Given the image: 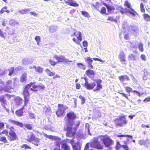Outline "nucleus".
<instances>
[{
  "label": "nucleus",
  "mask_w": 150,
  "mask_h": 150,
  "mask_svg": "<svg viewBox=\"0 0 150 150\" xmlns=\"http://www.w3.org/2000/svg\"><path fill=\"white\" fill-rule=\"evenodd\" d=\"M79 125L80 123L79 122L76 125L75 128H72V126L73 125H66V126H65L64 128V130L67 131L66 133V136L69 137L74 136L76 134L77 128L79 127Z\"/></svg>",
  "instance_id": "f257e3e1"
},
{
  "label": "nucleus",
  "mask_w": 150,
  "mask_h": 150,
  "mask_svg": "<svg viewBox=\"0 0 150 150\" xmlns=\"http://www.w3.org/2000/svg\"><path fill=\"white\" fill-rule=\"evenodd\" d=\"M77 118L76 115L73 111L67 113L64 118L66 125H73L74 124V120Z\"/></svg>",
  "instance_id": "f03ea898"
},
{
  "label": "nucleus",
  "mask_w": 150,
  "mask_h": 150,
  "mask_svg": "<svg viewBox=\"0 0 150 150\" xmlns=\"http://www.w3.org/2000/svg\"><path fill=\"white\" fill-rule=\"evenodd\" d=\"M128 121L126 116L124 115L119 116L118 118H116L114 120L117 127H122L125 126L128 123Z\"/></svg>",
  "instance_id": "7ed1b4c3"
},
{
  "label": "nucleus",
  "mask_w": 150,
  "mask_h": 150,
  "mask_svg": "<svg viewBox=\"0 0 150 150\" xmlns=\"http://www.w3.org/2000/svg\"><path fill=\"white\" fill-rule=\"evenodd\" d=\"M26 140L29 143H32L36 146H39L40 144V139L36 137L35 134L33 132L30 133V135H28Z\"/></svg>",
  "instance_id": "20e7f679"
},
{
  "label": "nucleus",
  "mask_w": 150,
  "mask_h": 150,
  "mask_svg": "<svg viewBox=\"0 0 150 150\" xmlns=\"http://www.w3.org/2000/svg\"><path fill=\"white\" fill-rule=\"evenodd\" d=\"M26 85L29 88H30V90L34 92L40 91L44 89L45 88V86L41 83L38 85L36 84L35 83L31 82Z\"/></svg>",
  "instance_id": "39448f33"
},
{
  "label": "nucleus",
  "mask_w": 150,
  "mask_h": 150,
  "mask_svg": "<svg viewBox=\"0 0 150 150\" xmlns=\"http://www.w3.org/2000/svg\"><path fill=\"white\" fill-rule=\"evenodd\" d=\"M71 36L74 37L72 38V40L74 42L78 45L80 44V43L82 40V35L81 32L76 31L72 34Z\"/></svg>",
  "instance_id": "423d86ee"
},
{
  "label": "nucleus",
  "mask_w": 150,
  "mask_h": 150,
  "mask_svg": "<svg viewBox=\"0 0 150 150\" xmlns=\"http://www.w3.org/2000/svg\"><path fill=\"white\" fill-rule=\"evenodd\" d=\"M57 110L56 112L57 116L59 117L64 116L65 114V111L68 109V107L61 104H58L57 105Z\"/></svg>",
  "instance_id": "0eeeda50"
},
{
  "label": "nucleus",
  "mask_w": 150,
  "mask_h": 150,
  "mask_svg": "<svg viewBox=\"0 0 150 150\" xmlns=\"http://www.w3.org/2000/svg\"><path fill=\"white\" fill-rule=\"evenodd\" d=\"M101 140L102 141L105 146L107 147L110 146L114 144V141L106 135L102 136Z\"/></svg>",
  "instance_id": "6e6552de"
},
{
  "label": "nucleus",
  "mask_w": 150,
  "mask_h": 150,
  "mask_svg": "<svg viewBox=\"0 0 150 150\" xmlns=\"http://www.w3.org/2000/svg\"><path fill=\"white\" fill-rule=\"evenodd\" d=\"M14 131L15 129L13 127L11 126L9 128V134L7 135V137L10 141L16 140L18 139V136Z\"/></svg>",
  "instance_id": "1a4fd4ad"
},
{
  "label": "nucleus",
  "mask_w": 150,
  "mask_h": 150,
  "mask_svg": "<svg viewBox=\"0 0 150 150\" xmlns=\"http://www.w3.org/2000/svg\"><path fill=\"white\" fill-rule=\"evenodd\" d=\"M29 88L26 85L23 91V95L24 97L25 105H26L29 101V98L30 96L28 91Z\"/></svg>",
  "instance_id": "9d476101"
},
{
  "label": "nucleus",
  "mask_w": 150,
  "mask_h": 150,
  "mask_svg": "<svg viewBox=\"0 0 150 150\" xmlns=\"http://www.w3.org/2000/svg\"><path fill=\"white\" fill-rule=\"evenodd\" d=\"M13 82L11 80L7 81L6 82V85L3 88V89L5 92L10 93L11 92V90L13 89V87L12 86Z\"/></svg>",
  "instance_id": "9b49d317"
},
{
  "label": "nucleus",
  "mask_w": 150,
  "mask_h": 150,
  "mask_svg": "<svg viewBox=\"0 0 150 150\" xmlns=\"http://www.w3.org/2000/svg\"><path fill=\"white\" fill-rule=\"evenodd\" d=\"M124 6L129 9L128 13H129L133 16H135L137 14V12L132 8L131 4L128 0L125 1Z\"/></svg>",
  "instance_id": "f8f14e48"
},
{
  "label": "nucleus",
  "mask_w": 150,
  "mask_h": 150,
  "mask_svg": "<svg viewBox=\"0 0 150 150\" xmlns=\"http://www.w3.org/2000/svg\"><path fill=\"white\" fill-rule=\"evenodd\" d=\"M85 88L88 90H91L93 89L96 86V84L95 82L89 83L85 79V82L84 84Z\"/></svg>",
  "instance_id": "ddd939ff"
},
{
  "label": "nucleus",
  "mask_w": 150,
  "mask_h": 150,
  "mask_svg": "<svg viewBox=\"0 0 150 150\" xmlns=\"http://www.w3.org/2000/svg\"><path fill=\"white\" fill-rule=\"evenodd\" d=\"M54 57L57 61L56 62H57V63H59L60 62H71V61H69L68 59H65L64 56H63L62 55H61L59 57L56 55H55Z\"/></svg>",
  "instance_id": "4468645a"
},
{
  "label": "nucleus",
  "mask_w": 150,
  "mask_h": 150,
  "mask_svg": "<svg viewBox=\"0 0 150 150\" xmlns=\"http://www.w3.org/2000/svg\"><path fill=\"white\" fill-rule=\"evenodd\" d=\"M5 97H6L8 100H9L11 98V95L8 94H5L4 95H2L0 96V102H2V105L6 104V101L5 99Z\"/></svg>",
  "instance_id": "2eb2a0df"
},
{
  "label": "nucleus",
  "mask_w": 150,
  "mask_h": 150,
  "mask_svg": "<svg viewBox=\"0 0 150 150\" xmlns=\"http://www.w3.org/2000/svg\"><path fill=\"white\" fill-rule=\"evenodd\" d=\"M102 82V81L101 79H98L96 81L97 86L96 87L93 89L94 91H98L102 88V85L100 84Z\"/></svg>",
  "instance_id": "dca6fc26"
},
{
  "label": "nucleus",
  "mask_w": 150,
  "mask_h": 150,
  "mask_svg": "<svg viewBox=\"0 0 150 150\" xmlns=\"http://www.w3.org/2000/svg\"><path fill=\"white\" fill-rule=\"evenodd\" d=\"M64 1L69 6L73 7H78L79 4L75 2V1L73 0H64Z\"/></svg>",
  "instance_id": "f3484780"
},
{
  "label": "nucleus",
  "mask_w": 150,
  "mask_h": 150,
  "mask_svg": "<svg viewBox=\"0 0 150 150\" xmlns=\"http://www.w3.org/2000/svg\"><path fill=\"white\" fill-rule=\"evenodd\" d=\"M119 58L121 63L123 64H125L126 61L125 55L123 51L120 54Z\"/></svg>",
  "instance_id": "a211bd4d"
},
{
  "label": "nucleus",
  "mask_w": 150,
  "mask_h": 150,
  "mask_svg": "<svg viewBox=\"0 0 150 150\" xmlns=\"http://www.w3.org/2000/svg\"><path fill=\"white\" fill-rule=\"evenodd\" d=\"M26 105H25V104L20 109L16 110L15 112V114L18 117H21L23 115V110L24 109V107Z\"/></svg>",
  "instance_id": "6ab92c4d"
},
{
  "label": "nucleus",
  "mask_w": 150,
  "mask_h": 150,
  "mask_svg": "<svg viewBox=\"0 0 150 150\" xmlns=\"http://www.w3.org/2000/svg\"><path fill=\"white\" fill-rule=\"evenodd\" d=\"M33 68L35 69V72L39 74H41L43 72V68L40 66H36L34 65Z\"/></svg>",
  "instance_id": "aec40b11"
},
{
  "label": "nucleus",
  "mask_w": 150,
  "mask_h": 150,
  "mask_svg": "<svg viewBox=\"0 0 150 150\" xmlns=\"http://www.w3.org/2000/svg\"><path fill=\"white\" fill-rule=\"evenodd\" d=\"M103 4L106 7L108 11L110 13L113 12L115 10V8L113 6H110L104 2L103 3Z\"/></svg>",
  "instance_id": "412c9836"
},
{
  "label": "nucleus",
  "mask_w": 150,
  "mask_h": 150,
  "mask_svg": "<svg viewBox=\"0 0 150 150\" xmlns=\"http://www.w3.org/2000/svg\"><path fill=\"white\" fill-rule=\"evenodd\" d=\"M27 74L26 72L23 73L20 78V81L22 83L26 82L27 80Z\"/></svg>",
  "instance_id": "4be33fe9"
},
{
  "label": "nucleus",
  "mask_w": 150,
  "mask_h": 150,
  "mask_svg": "<svg viewBox=\"0 0 150 150\" xmlns=\"http://www.w3.org/2000/svg\"><path fill=\"white\" fill-rule=\"evenodd\" d=\"M8 122L13 125L19 126L21 127H23V123L19 122L16 121L11 120H8Z\"/></svg>",
  "instance_id": "5701e85b"
},
{
  "label": "nucleus",
  "mask_w": 150,
  "mask_h": 150,
  "mask_svg": "<svg viewBox=\"0 0 150 150\" xmlns=\"http://www.w3.org/2000/svg\"><path fill=\"white\" fill-rule=\"evenodd\" d=\"M15 101L16 105L17 106L21 105L23 102V100L22 98L20 97H17L15 98Z\"/></svg>",
  "instance_id": "b1692460"
},
{
  "label": "nucleus",
  "mask_w": 150,
  "mask_h": 150,
  "mask_svg": "<svg viewBox=\"0 0 150 150\" xmlns=\"http://www.w3.org/2000/svg\"><path fill=\"white\" fill-rule=\"evenodd\" d=\"M73 150H81V146L79 142H77L72 146Z\"/></svg>",
  "instance_id": "393cba45"
},
{
  "label": "nucleus",
  "mask_w": 150,
  "mask_h": 150,
  "mask_svg": "<svg viewBox=\"0 0 150 150\" xmlns=\"http://www.w3.org/2000/svg\"><path fill=\"white\" fill-rule=\"evenodd\" d=\"M119 79L121 81H124L125 80H126L127 81L130 80V79L129 76L126 75H124L119 76Z\"/></svg>",
  "instance_id": "a878e982"
},
{
  "label": "nucleus",
  "mask_w": 150,
  "mask_h": 150,
  "mask_svg": "<svg viewBox=\"0 0 150 150\" xmlns=\"http://www.w3.org/2000/svg\"><path fill=\"white\" fill-rule=\"evenodd\" d=\"M91 6L95 8L98 11H99V10L101 8L102 5L101 4L97 2L96 3L95 5L93 4Z\"/></svg>",
  "instance_id": "bb28decb"
},
{
  "label": "nucleus",
  "mask_w": 150,
  "mask_h": 150,
  "mask_svg": "<svg viewBox=\"0 0 150 150\" xmlns=\"http://www.w3.org/2000/svg\"><path fill=\"white\" fill-rule=\"evenodd\" d=\"M44 136L49 139L52 140H60L61 139L59 137H58L56 136H54L52 135H47L46 134H45Z\"/></svg>",
  "instance_id": "cd10ccee"
},
{
  "label": "nucleus",
  "mask_w": 150,
  "mask_h": 150,
  "mask_svg": "<svg viewBox=\"0 0 150 150\" xmlns=\"http://www.w3.org/2000/svg\"><path fill=\"white\" fill-rule=\"evenodd\" d=\"M61 147L64 150H71L70 146L66 143L62 144Z\"/></svg>",
  "instance_id": "c85d7f7f"
},
{
  "label": "nucleus",
  "mask_w": 150,
  "mask_h": 150,
  "mask_svg": "<svg viewBox=\"0 0 150 150\" xmlns=\"http://www.w3.org/2000/svg\"><path fill=\"white\" fill-rule=\"evenodd\" d=\"M128 58L129 60H130L136 61L137 59L136 56L133 54H129L128 56Z\"/></svg>",
  "instance_id": "c756f323"
},
{
  "label": "nucleus",
  "mask_w": 150,
  "mask_h": 150,
  "mask_svg": "<svg viewBox=\"0 0 150 150\" xmlns=\"http://www.w3.org/2000/svg\"><path fill=\"white\" fill-rule=\"evenodd\" d=\"M150 76V73L147 70H144V75L143 77V79L144 80H146L148 78V77Z\"/></svg>",
  "instance_id": "7c9ffc66"
},
{
  "label": "nucleus",
  "mask_w": 150,
  "mask_h": 150,
  "mask_svg": "<svg viewBox=\"0 0 150 150\" xmlns=\"http://www.w3.org/2000/svg\"><path fill=\"white\" fill-rule=\"evenodd\" d=\"M86 74L87 76H94L95 74V73L94 71L92 70L88 69L86 72Z\"/></svg>",
  "instance_id": "2f4dec72"
},
{
  "label": "nucleus",
  "mask_w": 150,
  "mask_h": 150,
  "mask_svg": "<svg viewBox=\"0 0 150 150\" xmlns=\"http://www.w3.org/2000/svg\"><path fill=\"white\" fill-rule=\"evenodd\" d=\"M143 16L144 20L147 22H150V16L148 14L144 13Z\"/></svg>",
  "instance_id": "473e14b6"
},
{
  "label": "nucleus",
  "mask_w": 150,
  "mask_h": 150,
  "mask_svg": "<svg viewBox=\"0 0 150 150\" xmlns=\"http://www.w3.org/2000/svg\"><path fill=\"white\" fill-rule=\"evenodd\" d=\"M45 71L47 73V74L49 76H54L55 74V72H52L49 69H46L45 70Z\"/></svg>",
  "instance_id": "72a5a7b5"
},
{
  "label": "nucleus",
  "mask_w": 150,
  "mask_h": 150,
  "mask_svg": "<svg viewBox=\"0 0 150 150\" xmlns=\"http://www.w3.org/2000/svg\"><path fill=\"white\" fill-rule=\"evenodd\" d=\"M138 30L139 29L138 28L132 27L131 28L132 33L136 36L137 35V32L138 31Z\"/></svg>",
  "instance_id": "f704fd0d"
},
{
  "label": "nucleus",
  "mask_w": 150,
  "mask_h": 150,
  "mask_svg": "<svg viewBox=\"0 0 150 150\" xmlns=\"http://www.w3.org/2000/svg\"><path fill=\"white\" fill-rule=\"evenodd\" d=\"M116 136L117 137H127L130 139H132L133 137L132 136L129 135H117Z\"/></svg>",
  "instance_id": "c9c22d12"
},
{
  "label": "nucleus",
  "mask_w": 150,
  "mask_h": 150,
  "mask_svg": "<svg viewBox=\"0 0 150 150\" xmlns=\"http://www.w3.org/2000/svg\"><path fill=\"white\" fill-rule=\"evenodd\" d=\"M7 34L4 32H3L2 30L0 28V37L5 39L6 38Z\"/></svg>",
  "instance_id": "e433bc0d"
},
{
  "label": "nucleus",
  "mask_w": 150,
  "mask_h": 150,
  "mask_svg": "<svg viewBox=\"0 0 150 150\" xmlns=\"http://www.w3.org/2000/svg\"><path fill=\"white\" fill-rule=\"evenodd\" d=\"M81 13L82 14L85 16L87 18H89L90 17V15L89 13L86 11H81Z\"/></svg>",
  "instance_id": "4c0bfd02"
},
{
  "label": "nucleus",
  "mask_w": 150,
  "mask_h": 150,
  "mask_svg": "<svg viewBox=\"0 0 150 150\" xmlns=\"http://www.w3.org/2000/svg\"><path fill=\"white\" fill-rule=\"evenodd\" d=\"M30 10L29 9H24L19 11V12L21 14H23L27 13L28 11Z\"/></svg>",
  "instance_id": "58836bf2"
},
{
  "label": "nucleus",
  "mask_w": 150,
  "mask_h": 150,
  "mask_svg": "<svg viewBox=\"0 0 150 150\" xmlns=\"http://www.w3.org/2000/svg\"><path fill=\"white\" fill-rule=\"evenodd\" d=\"M122 147V145H121L120 144V142L119 141L117 142L115 146V149L117 150H120V149Z\"/></svg>",
  "instance_id": "ea45409f"
},
{
  "label": "nucleus",
  "mask_w": 150,
  "mask_h": 150,
  "mask_svg": "<svg viewBox=\"0 0 150 150\" xmlns=\"http://www.w3.org/2000/svg\"><path fill=\"white\" fill-rule=\"evenodd\" d=\"M35 39L36 40L37 45H39L41 42L40 37L39 36H37L35 38Z\"/></svg>",
  "instance_id": "a19ab883"
},
{
  "label": "nucleus",
  "mask_w": 150,
  "mask_h": 150,
  "mask_svg": "<svg viewBox=\"0 0 150 150\" xmlns=\"http://www.w3.org/2000/svg\"><path fill=\"white\" fill-rule=\"evenodd\" d=\"M43 108V112L44 113H47L50 111V109L46 106H44Z\"/></svg>",
  "instance_id": "79ce46f5"
},
{
  "label": "nucleus",
  "mask_w": 150,
  "mask_h": 150,
  "mask_svg": "<svg viewBox=\"0 0 150 150\" xmlns=\"http://www.w3.org/2000/svg\"><path fill=\"white\" fill-rule=\"evenodd\" d=\"M140 8L141 12L143 13H144L145 12L144 4L142 3H141L140 4Z\"/></svg>",
  "instance_id": "37998d69"
},
{
  "label": "nucleus",
  "mask_w": 150,
  "mask_h": 150,
  "mask_svg": "<svg viewBox=\"0 0 150 150\" xmlns=\"http://www.w3.org/2000/svg\"><path fill=\"white\" fill-rule=\"evenodd\" d=\"M98 11L102 14H105L106 13V8L104 7H102Z\"/></svg>",
  "instance_id": "c03bdc74"
},
{
  "label": "nucleus",
  "mask_w": 150,
  "mask_h": 150,
  "mask_svg": "<svg viewBox=\"0 0 150 150\" xmlns=\"http://www.w3.org/2000/svg\"><path fill=\"white\" fill-rule=\"evenodd\" d=\"M0 141L3 142L4 143H8L7 140L5 137L3 136L0 138Z\"/></svg>",
  "instance_id": "a18cd8bd"
},
{
  "label": "nucleus",
  "mask_w": 150,
  "mask_h": 150,
  "mask_svg": "<svg viewBox=\"0 0 150 150\" xmlns=\"http://www.w3.org/2000/svg\"><path fill=\"white\" fill-rule=\"evenodd\" d=\"M98 149H101L103 148V146L101 145L99 143H97L96 145V146L95 148Z\"/></svg>",
  "instance_id": "49530a36"
},
{
  "label": "nucleus",
  "mask_w": 150,
  "mask_h": 150,
  "mask_svg": "<svg viewBox=\"0 0 150 150\" xmlns=\"http://www.w3.org/2000/svg\"><path fill=\"white\" fill-rule=\"evenodd\" d=\"M85 61L88 64L92 63L93 61L92 59H91L90 57H88L85 59Z\"/></svg>",
  "instance_id": "de8ad7c7"
},
{
  "label": "nucleus",
  "mask_w": 150,
  "mask_h": 150,
  "mask_svg": "<svg viewBox=\"0 0 150 150\" xmlns=\"http://www.w3.org/2000/svg\"><path fill=\"white\" fill-rule=\"evenodd\" d=\"M79 98L81 100V104H83L85 102L86 99L81 95L79 96Z\"/></svg>",
  "instance_id": "09e8293b"
},
{
  "label": "nucleus",
  "mask_w": 150,
  "mask_h": 150,
  "mask_svg": "<svg viewBox=\"0 0 150 150\" xmlns=\"http://www.w3.org/2000/svg\"><path fill=\"white\" fill-rule=\"evenodd\" d=\"M118 8L121 9L120 11L122 14H123L126 12L125 9L123 8L122 6H119Z\"/></svg>",
  "instance_id": "8fccbe9b"
},
{
  "label": "nucleus",
  "mask_w": 150,
  "mask_h": 150,
  "mask_svg": "<svg viewBox=\"0 0 150 150\" xmlns=\"http://www.w3.org/2000/svg\"><path fill=\"white\" fill-rule=\"evenodd\" d=\"M21 147L22 148H25V149H31V148L27 144H23L21 146Z\"/></svg>",
  "instance_id": "3c124183"
},
{
  "label": "nucleus",
  "mask_w": 150,
  "mask_h": 150,
  "mask_svg": "<svg viewBox=\"0 0 150 150\" xmlns=\"http://www.w3.org/2000/svg\"><path fill=\"white\" fill-rule=\"evenodd\" d=\"M138 48L139 50L142 52H143L144 51V49L143 48V45L142 43H139L138 44Z\"/></svg>",
  "instance_id": "603ef678"
},
{
  "label": "nucleus",
  "mask_w": 150,
  "mask_h": 150,
  "mask_svg": "<svg viewBox=\"0 0 150 150\" xmlns=\"http://www.w3.org/2000/svg\"><path fill=\"white\" fill-rule=\"evenodd\" d=\"M125 88L126 90V91L127 93H129V94L131 92H132V88L128 86H126L125 87Z\"/></svg>",
  "instance_id": "864d4df0"
},
{
  "label": "nucleus",
  "mask_w": 150,
  "mask_h": 150,
  "mask_svg": "<svg viewBox=\"0 0 150 150\" xmlns=\"http://www.w3.org/2000/svg\"><path fill=\"white\" fill-rule=\"evenodd\" d=\"M25 127L28 130H32L33 127L30 124H26L25 125Z\"/></svg>",
  "instance_id": "5fc2aeb1"
},
{
  "label": "nucleus",
  "mask_w": 150,
  "mask_h": 150,
  "mask_svg": "<svg viewBox=\"0 0 150 150\" xmlns=\"http://www.w3.org/2000/svg\"><path fill=\"white\" fill-rule=\"evenodd\" d=\"M49 62L50 65L52 66H54L57 63V62H55L51 59H50L49 60Z\"/></svg>",
  "instance_id": "6e6d98bb"
},
{
  "label": "nucleus",
  "mask_w": 150,
  "mask_h": 150,
  "mask_svg": "<svg viewBox=\"0 0 150 150\" xmlns=\"http://www.w3.org/2000/svg\"><path fill=\"white\" fill-rule=\"evenodd\" d=\"M8 7L6 6H5L3 7L0 10V14H2L3 13L5 12V9H6Z\"/></svg>",
  "instance_id": "4d7b16f0"
},
{
  "label": "nucleus",
  "mask_w": 150,
  "mask_h": 150,
  "mask_svg": "<svg viewBox=\"0 0 150 150\" xmlns=\"http://www.w3.org/2000/svg\"><path fill=\"white\" fill-rule=\"evenodd\" d=\"M107 21H116V20L112 17L109 16L107 19Z\"/></svg>",
  "instance_id": "13d9d810"
},
{
  "label": "nucleus",
  "mask_w": 150,
  "mask_h": 150,
  "mask_svg": "<svg viewBox=\"0 0 150 150\" xmlns=\"http://www.w3.org/2000/svg\"><path fill=\"white\" fill-rule=\"evenodd\" d=\"M8 130L5 129L3 130V131L0 133V134H5L7 136L8 135Z\"/></svg>",
  "instance_id": "bf43d9fd"
},
{
  "label": "nucleus",
  "mask_w": 150,
  "mask_h": 150,
  "mask_svg": "<svg viewBox=\"0 0 150 150\" xmlns=\"http://www.w3.org/2000/svg\"><path fill=\"white\" fill-rule=\"evenodd\" d=\"M93 59L94 60V61H99L100 62H105V61L103 60L102 59H100L99 58H93Z\"/></svg>",
  "instance_id": "052dcab7"
},
{
  "label": "nucleus",
  "mask_w": 150,
  "mask_h": 150,
  "mask_svg": "<svg viewBox=\"0 0 150 150\" xmlns=\"http://www.w3.org/2000/svg\"><path fill=\"white\" fill-rule=\"evenodd\" d=\"M97 144L91 142L90 144V146L91 148H95Z\"/></svg>",
  "instance_id": "680f3d73"
},
{
  "label": "nucleus",
  "mask_w": 150,
  "mask_h": 150,
  "mask_svg": "<svg viewBox=\"0 0 150 150\" xmlns=\"http://www.w3.org/2000/svg\"><path fill=\"white\" fill-rule=\"evenodd\" d=\"M119 93H120V94L122 95V96L124 97L127 99L128 100H129V99L128 97V96L127 94H125L124 93H121V92Z\"/></svg>",
  "instance_id": "e2e57ef3"
},
{
  "label": "nucleus",
  "mask_w": 150,
  "mask_h": 150,
  "mask_svg": "<svg viewBox=\"0 0 150 150\" xmlns=\"http://www.w3.org/2000/svg\"><path fill=\"white\" fill-rule=\"evenodd\" d=\"M92 142L97 144L98 143V139L96 137H93V141Z\"/></svg>",
  "instance_id": "0e129e2a"
},
{
  "label": "nucleus",
  "mask_w": 150,
  "mask_h": 150,
  "mask_svg": "<svg viewBox=\"0 0 150 150\" xmlns=\"http://www.w3.org/2000/svg\"><path fill=\"white\" fill-rule=\"evenodd\" d=\"M141 57L142 59L144 61H145L146 60V56L144 54H142L141 55Z\"/></svg>",
  "instance_id": "69168bd1"
},
{
  "label": "nucleus",
  "mask_w": 150,
  "mask_h": 150,
  "mask_svg": "<svg viewBox=\"0 0 150 150\" xmlns=\"http://www.w3.org/2000/svg\"><path fill=\"white\" fill-rule=\"evenodd\" d=\"M82 44L83 46L85 47H87L88 46V42L86 40L83 41Z\"/></svg>",
  "instance_id": "338daca9"
},
{
  "label": "nucleus",
  "mask_w": 150,
  "mask_h": 150,
  "mask_svg": "<svg viewBox=\"0 0 150 150\" xmlns=\"http://www.w3.org/2000/svg\"><path fill=\"white\" fill-rule=\"evenodd\" d=\"M122 146L125 150H129V148L127 145H122Z\"/></svg>",
  "instance_id": "774afa93"
}]
</instances>
